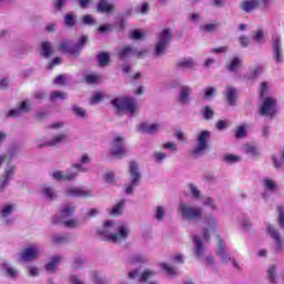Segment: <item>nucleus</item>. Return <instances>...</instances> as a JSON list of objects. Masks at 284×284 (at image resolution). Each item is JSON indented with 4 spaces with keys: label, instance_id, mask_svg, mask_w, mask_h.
<instances>
[{
    "label": "nucleus",
    "instance_id": "obj_58",
    "mask_svg": "<svg viewBox=\"0 0 284 284\" xmlns=\"http://www.w3.org/2000/svg\"><path fill=\"white\" fill-rule=\"evenodd\" d=\"M236 94V89L227 88L226 89V98L231 105H234V95Z\"/></svg>",
    "mask_w": 284,
    "mask_h": 284
},
{
    "label": "nucleus",
    "instance_id": "obj_4",
    "mask_svg": "<svg viewBox=\"0 0 284 284\" xmlns=\"http://www.w3.org/2000/svg\"><path fill=\"white\" fill-rule=\"evenodd\" d=\"M129 176L130 181L124 185L125 194H132L134 189L139 187V184L141 183V169L135 161L129 163Z\"/></svg>",
    "mask_w": 284,
    "mask_h": 284
},
{
    "label": "nucleus",
    "instance_id": "obj_5",
    "mask_svg": "<svg viewBox=\"0 0 284 284\" xmlns=\"http://www.w3.org/2000/svg\"><path fill=\"white\" fill-rule=\"evenodd\" d=\"M111 156L122 159L128 155V146H125V138L123 135H114L111 140L110 150Z\"/></svg>",
    "mask_w": 284,
    "mask_h": 284
},
{
    "label": "nucleus",
    "instance_id": "obj_42",
    "mask_svg": "<svg viewBox=\"0 0 284 284\" xmlns=\"http://www.w3.org/2000/svg\"><path fill=\"white\" fill-rule=\"evenodd\" d=\"M72 112L75 116H78V119H85L88 116V112L85 111V109L79 105H74Z\"/></svg>",
    "mask_w": 284,
    "mask_h": 284
},
{
    "label": "nucleus",
    "instance_id": "obj_64",
    "mask_svg": "<svg viewBox=\"0 0 284 284\" xmlns=\"http://www.w3.org/2000/svg\"><path fill=\"white\" fill-rule=\"evenodd\" d=\"M202 112H203L204 119L206 120H210L214 116V111L210 106H204Z\"/></svg>",
    "mask_w": 284,
    "mask_h": 284
},
{
    "label": "nucleus",
    "instance_id": "obj_23",
    "mask_svg": "<svg viewBox=\"0 0 284 284\" xmlns=\"http://www.w3.org/2000/svg\"><path fill=\"white\" fill-rule=\"evenodd\" d=\"M0 270L4 276H8L9 278H17V276H19V270L8 262H3Z\"/></svg>",
    "mask_w": 284,
    "mask_h": 284
},
{
    "label": "nucleus",
    "instance_id": "obj_37",
    "mask_svg": "<svg viewBox=\"0 0 284 284\" xmlns=\"http://www.w3.org/2000/svg\"><path fill=\"white\" fill-rule=\"evenodd\" d=\"M124 205H125V202L120 201L118 204L112 206V209L109 211V214H111V216H119L121 214V212H123Z\"/></svg>",
    "mask_w": 284,
    "mask_h": 284
},
{
    "label": "nucleus",
    "instance_id": "obj_25",
    "mask_svg": "<svg viewBox=\"0 0 284 284\" xmlns=\"http://www.w3.org/2000/svg\"><path fill=\"white\" fill-rule=\"evenodd\" d=\"M63 258L60 255H53L45 265L47 272H57V267L61 265Z\"/></svg>",
    "mask_w": 284,
    "mask_h": 284
},
{
    "label": "nucleus",
    "instance_id": "obj_26",
    "mask_svg": "<svg viewBox=\"0 0 284 284\" xmlns=\"http://www.w3.org/2000/svg\"><path fill=\"white\" fill-rule=\"evenodd\" d=\"M192 94V87L190 85H182L180 89V102L182 103H190Z\"/></svg>",
    "mask_w": 284,
    "mask_h": 284
},
{
    "label": "nucleus",
    "instance_id": "obj_19",
    "mask_svg": "<svg viewBox=\"0 0 284 284\" xmlns=\"http://www.w3.org/2000/svg\"><path fill=\"white\" fill-rule=\"evenodd\" d=\"M39 193L47 201H57V199H59V193L53 186H50V184H42L39 189Z\"/></svg>",
    "mask_w": 284,
    "mask_h": 284
},
{
    "label": "nucleus",
    "instance_id": "obj_57",
    "mask_svg": "<svg viewBox=\"0 0 284 284\" xmlns=\"http://www.w3.org/2000/svg\"><path fill=\"white\" fill-rule=\"evenodd\" d=\"M131 39L139 41L145 37V31L143 30H134L130 33Z\"/></svg>",
    "mask_w": 284,
    "mask_h": 284
},
{
    "label": "nucleus",
    "instance_id": "obj_34",
    "mask_svg": "<svg viewBox=\"0 0 284 284\" xmlns=\"http://www.w3.org/2000/svg\"><path fill=\"white\" fill-rule=\"evenodd\" d=\"M202 205H204V207H210L213 212H216V210H219L216 202L210 196L202 197Z\"/></svg>",
    "mask_w": 284,
    "mask_h": 284
},
{
    "label": "nucleus",
    "instance_id": "obj_63",
    "mask_svg": "<svg viewBox=\"0 0 284 284\" xmlns=\"http://www.w3.org/2000/svg\"><path fill=\"white\" fill-rule=\"evenodd\" d=\"M277 212H278V225L282 227V230H284V207L278 206Z\"/></svg>",
    "mask_w": 284,
    "mask_h": 284
},
{
    "label": "nucleus",
    "instance_id": "obj_55",
    "mask_svg": "<svg viewBox=\"0 0 284 284\" xmlns=\"http://www.w3.org/2000/svg\"><path fill=\"white\" fill-rule=\"evenodd\" d=\"M247 134V124H242L237 128L235 136L237 139H243Z\"/></svg>",
    "mask_w": 284,
    "mask_h": 284
},
{
    "label": "nucleus",
    "instance_id": "obj_32",
    "mask_svg": "<svg viewBox=\"0 0 284 284\" xmlns=\"http://www.w3.org/2000/svg\"><path fill=\"white\" fill-rule=\"evenodd\" d=\"M271 161L276 170H283L284 168V149L280 151V158L271 155Z\"/></svg>",
    "mask_w": 284,
    "mask_h": 284
},
{
    "label": "nucleus",
    "instance_id": "obj_41",
    "mask_svg": "<svg viewBox=\"0 0 284 284\" xmlns=\"http://www.w3.org/2000/svg\"><path fill=\"white\" fill-rule=\"evenodd\" d=\"M98 62L99 65H101L102 68L108 65V63H110V53L108 52H102L98 55Z\"/></svg>",
    "mask_w": 284,
    "mask_h": 284
},
{
    "label": "nucleus",
    "instance_id": "obj_18",
    "mask_svg": "<svg viewBox=\"0 0 284 284\" xmlns=\"http://www.w3.org/2000/svg\"><path fill=\"white\" fill-rule=\"evenodd\" d=\"M162 129H163V124L159 122H155V123L142 122L138 126V130L140 132H143L144 134H156V132H161Z\"/></svg>",
    "mask_w": 284,
    "mask_h": 284
},
{
    "label": "nucleus",
    "instance_id": "obj_62",
    "mask_svg": "<svg viewBox=\"0 0 284 284\" xmlns=\"http://www.w3.org/2000/svg\"><path fill=\"white\" fill-rule=\"evenodd\" d=\"M64 23H65V26L72 27V26H74V23H77V19L74 18V16L72 13H68L64 17Z\"/></svg>",
    "mask_w": 284,
    "mask_h": 284
},
{
    "label": "nucleus",
    "instance_id": "obj_56",
    "mask_svg": "<svg viewBox=\"0 0 284 284\" xmlns=\"http://www.w3.org/2000/svg\"><path fill=\"white\" fill-rule=\"evenodd\" d=\"M87 83H101V75L92 73L85 77Z\"/></svg>",
    "mask_w": 284,
    "mask_h": 284
},
{
    "label": "nucleus",
    "instance_id": "obj_33",
    "mask_svg": "<svg viewBox=\"0 0 284 284\" xmlns=\"http://www.w3.org/2000/svg\"><path fill=\"white\" fill-rule=\"evenodd\" d=\"M114 10V4L108 2L106 0H100L98 3V12H104L105 14H109V12H112Z\"/></svg>",
    "mask_w": 284,
    "mask_h": 284
},
{
    "label": "nucleus",
    "instance_id": "obj_35",
    "mask_svg": "<svg viewBox=\"0 0 284 284\" xmlns=\"http://www.w3.org/2000/svg\"><path fill=\"white\" fill-rule=\"evenodd\" d=\"M244 152L250 154V156H258L261 154L258 146L254 144H246L244 145Z\"/></svg>",
    "mask_w": 284,
    "mask_h": 284
},
{
    "label": "nucleus",
    "instance_id": "obj_59",
    "mask_svg": "<svg viewBox=\"0 0 284 284\" xmlns=\"http://www.w3.org/2000/svg\"><path fill=\"white\" fill-rule=\"evenodd\" d=\"M69 283L70 284H85V282H83V280L81 278V275H77V274H71L69 276Z\"/></svg>",
    "mask_w": 284,
    "mask_h": 284
},
{
    "label": "nucleus",
    "instance_id": "obj_60",
    "mask_svg": "<svg viewBox=\"0 0 284 284\" xmlns=\"http://www.w3.org/2000/svg\"><path fill=\"white\" fill-rule=\"evenodd\" d=\"M91 280L93 281V283L95 284H103V277H101V273L93 271L91 273Z\"/></svg>",
    "mask_w": 284,
    "mask_h": 284
},
{
    "label": "nucleus",
    "instance_id": "obj_31",
    "mask_svg": "<svg viewBox=\"0 0 284 284\" xmlns=\"http://www.w3.org/2000/svg\"><path fill=\"white\" fill-rule=\"evenodd\" d=\"M52 223L54 225H58L59 223H63V225L65 227H77L79 225V221H77V219H71V220L63 221V220L59 219L58 215L52 217Z\"/></svg>",
    "mask_w": 284,
    "mask_h": 284
},
{
    "label": "nucleus",
    "instance_id": "obj_44",
    "mask_svg": "<svg viewBox=\"0 0 284 284\" xmlns=\"http://www.w3.org/2000/svg\"><path fill=\"white\" fill-rule=\"evenodd\" d=\"M154 219L159 222L163 221V219H165V207L156 206L154 211Z\"/></svg>",
    "mask_w": 284,
    "mask_h": 284
},
{
    "label": "nucleus",
    "instance_id": "obj_53",
    "mask_svg": "<svg viewBox=\"0 0 284 284\" xmlns=\"http://www.w3.org/2000/svg\"><path fill=\"white\" fill-rule=\"evenodd\" d=\"M189 190H190V193L193 196V199H195V200L202 199L203 200V196H201V191H199V187H196V185L190 184Z\"/></svg>",
    "mask_w": 284,
    "mask_h": 284
},
{
    "label": "nucleus",
    "instance_id": "obj_16",
    "mask_svg": "<svg viewBox=\"0 0 284 284\" xmlns=\"http://www.w3.org/2000/svg\"><path fill=\"white\" fill-rule=\"evenodd\" d=\"M261 185L265 190V192L262 193V199H264V201L270 199V192H276L278 190V183L272 178L262 179Z\"/></svg>",
    "mask_w": 284,
    "mask_h": 284
},
{
    "label": "nucleus",
    "instance_id": "obj_14",
    "mask_svg": "<svg viewBox=\"0 0 284 284\" xmlns=\"http://www.w3.org/2000/svg\"><path fill=\"white\" fill-rule=\"evenodd\" d=\"M277 110H276V99L272 98V97H266L263 101V104L260 109V114H262V116H274V114H276Z\"/></svg>",
    "mask_w": 284,
    "mask_h": 284
},
{
    "label": "nucleus",
    "instance_id": "obj_6",
    "mask_svg": "<svg viewBox=\"0 0 284 284\" xmlns=\"http://www.w3.org/2000/svg\"><path fill=\"white\" fill-rule=\"evenodd\" d=\"M211 136H212V132L207 130H203L200 133H197L196 145L192 151L195 156H203V154L207 152Z\"/></svg>",
    "mask_w": 284,
    "mask_h": 284
},
{
    "label": "nucleus",
    "instance_id": "obj_52",
    "mask_svg": "<svg viewBox=\"0 0 284 284\" xmlns=\"http://www.w3.org/2000/svg\"><path fill=\"white\" fill-rule=\"evenodd\" d=\"M146 261L148 258H145V256L135 254L129 258V264L132 265L134 263H145Z\"/></svg>",
    "mask_w": 284,
    "mask_h": 284
},
{
    "label": "nucleus",
    "instance_id": "obj_3",
    "mask_svg": "<svg viewBox=\"0 0 284 284\" xmlns=\"http://www.w3.org/2000/svg\"><path fill=\"white\" fill-rule=\"evenodd\" d=\"M178 212L184 221H201L203 219V207L186 202H180Z\"/></svg>",
    "mask_w": 284,
    "mask_h": 284
},
{
    "label": "nucleus",
    "instance_id": "obj_17",
    "mask_svg": "<svg viewBox=\"0 0 284 284\" xmlns=\"http://www.w3.org/2000/svg\"><path fill=\"white\" fill-rule=\"evenodd\" d=\"M16 172H17V166L12 164H9L6 166L4 174L0 180V193L3 192L8 185H10V181H12V178L14 176Z\"/></svg>",
    "mask_w": 284,
    "mask_h": 284
},
{
    "label": "nucleus",
    "instance_id": "obj_48",
    "mask_svg": "<svg viewBox=\"0 0 284 284\" xmlns=\"http://www.w3.org/2000/svg\"><path fill=\"white\" fill-rule=\"evenodd\" d=\"M224 161L232 165L234 163H239V161H241V156L229 153L224 155Z\"/></svg>",
    "mask_w": 284,
    "mask_h": 284
},
{
    "label": "nucleus",
    "instance_id": "obj_40",
    "mask_svg": "<svg viewBox=\"0 0 284 284\" xmlns=\"http://www.w3.org/2000/svg\"><path fill=\"white\" fill-rule=\"evenodd\" d=\"M79 172L82 171L75 170L73 164L72 168L67 173H64L65 181H74L77 176H79Z\"/></svg>",
    "mask_w": 284,
    "mask_h": 284
},
{
    "label": "nucleus",
    "instance_id": "obj_13",
    "mask_svg": "<svg viewBox=\"0 0 284 284\" xmlns=\"http://www.w3.org/2000/svg\"><path fill=\"white\" fill-rule=\"evenodd\" d=\"M216 254L221 258V262L225 265L232 263L233 267L239 268V263H236V260H234V257H232V255L227 253V251L225 250V242H223V240L221 239H219Z\"/></svg>",
    "mask_w": 284,
    "mask_h": 284
},
{
    "label": "nucleus",
    "instance_id": "obj_27",
    "mask_svg": "<svg viewBox=\"0 0 284 284\" xmlns=\"http://www.w3.org/2000/svg\"><path fill=\"white\" fill-rule=\"evenodd\" d=\"M17 210V205L13 203H7L2 205L0 214L1 219H10L12 216V213Z\"/></svg>",
    "mask_w": 284,
    "mask_h": 284
},
{
    "label": "nucleus",
    "instance_id": "obj_2",
    "mask_svg": "<svg viewBox=\"0 0 284 284\" xmlns=\"http://www.w3.org/2000/svg\"><path fill=\"white\" fill-rule=\"evenodd\" d=\"M111 105H113L114 110L118 114L125 112L130 116H135L139 114V104H136V100L130 97H119L111 101Z\"/></svg>",
    "mask_w": 284,
    "mask_h": 284
},
{
    "label": "nucleus",
    "instance_id": "obj_36",
    "mask_svg": "<svg viewBox=\"0 0 284 284\" xmlns=\"http://www.w3.org/2000/svg\"><path fill=\"white\" fill-rule=\"evenodd\" d=\"M241 63H243V60L241 58H233L227 63V70H230L231 72H234L235 70H239V68H241Z\"/></svg>",
    "mask_w": 284,
    "mask_h": 284
},
{
    "label": "nucleus",
    "instance_id": "obj_20",
    "mask_svg": "<svg viewBox=\"0 0 284 284\" xmlns=\"http://www.w3.org/2000/svg\"><path fill=\"white\" fill-rule=\"evenodd\" d=\"M28 112H30V102L23 101L16 109H12L11 111H9L7 113V116H9V119H17L22 114H28Z\"/></svg>",
    "mask_w": 284,
    "mask_h": 284
},
{
    "label": "nucleus",
    "instance_id": "obj_21",
    "mask_svg": "<svg viewBox=\"0 0 284 284\" xmlns=\"http://www.w3.org/2000/svg\"><path fill=\"white\" fill-rule=\"evenodd\" d=\"M205 245L199 235H193V254L195 258L201 260L205 256Z\"/></svg>",
    "mask_w": 284,
    "mask_h": 284
},
{
    "label": "nucleus",
    "instance_id": "obj_43",
    "mask_svg": "<svg viewBox=\"0 0 284 284\" xmlns=\"http://www.w3.org/2000/svg\"><path fill=\"white\" fill-rule=\"evenodd\" d=\"M165 159H168V154H165V152L163 151H155L153 153V161L154 163H163V161H165Z\"/></svg>",
    "mask_w": 284,
    "mask_h": 284
},
{
    "label": "nucleus",
    "instance_id": "obj_8",
    "mask_svg": "<svg viewBox=\"0 0 284 284\" xmlns=\"http://www.w3.org/2000/svg\"><path fill=\"white\" fill-rule=\"evenodd\" d=\"M219 227V221L214 215H207L203 220L202 235L204 241H210V236L215 234Z\"/></svg>",
    "mask_w": 284,
    "mask_h": 284
},
{
    "label": "nucleus",
    "instance_id": "obj_46",
    "mask_svg": "<svg viewBox=\"0 0 284 284\" xmlns=\"http://www.w3.org/2000/svg\"><path fill=\"white\" fill-rule=\"evenodd\" d=\"M239 223L241 227L244 230H250V227H252V222H250V219L247 217V215H242L239 219Z\"/></svg>",
    "mask_w": 284,
    "mask_h": 284
},
{
    "label": "nucleus",
    "instance_id": "obj_7",
    "mask_svg": "<svg viewBox=\"0 0 284 284\" xmlns=\"http://www.w3.org/2000/svg\"><path fill=\"white\" fill-rule=\"evenodd\" d=\"M172 39V31L169 29L162 30L158 36V41L154 48L155 57H163L165 54V50H168V45H170V41Z\"/></svg>",
    "mask_w": 284,
    "mask_h": 284
},
{
    "label": "nucleus",
    "instance_id": "obj_15",
    "mask_svg": "<svg viewBox=\"0 0 284 284\" xmlns=\"http://www.w3.org/2000/svg\"><path fill=\"white\" fill-rule=\"evenodd\" d=\"M120 59H126V57H136L138 59H143L148 54V49H134L131 45H125L119 51Z\"/></svg>",
    "mask_w": 284,
    "mask_h": 284
},
{
    "label": "nucleus",
    "instance_id": "obj_49",
    "mask_svg": "<svg viewBox=\"0 0 284 284\" xmlns=\"http://www.w3.org/2000/svg\"><path fill=\"white\" fill-rule=\"evenodd\" d=\"M160 267H162V270H164V272H166V274L169 276H172V277L176 276V270H174V267L170 266V264L161 263Z\"/></svg>",
    "mask_w": 284,
    "mask_h": 284
},
{
    "label": "nucleus",
    "instance_id": "obj_30",
    "mask_svg": "<svg viewBox=\"0 0 284 284\" xmlns=\"http://www.w3.org/2000/svg\"><path fill=\"white\" fill-rule=\"evenodd\" d=\"M261 6V1L258 0H245L242 2L241 8L244 12H252V10H256Z\"/></svg>",
    "mask_w": 284,
    "mask_h": 284
},
{
    "label": "nucleus",
    "instance_id": "obj_47",
    "mask_svg": "<svg viewBox=\"0 0 284 284\" xmlns=\"http://www.w3.org/2000/svg\"><path fill=\"white\" fill-rule=\"evenodd\" d=\"M152 276H156V272L145 270L140 276V283H145V281H149V278H152Z\"/></svg>",
    "mask_w": 284,
    "mask_h": 284
},
{
    "label": "nucleus",
    "instance_id": "obj_61",
    "mask_svg": "<svg viewBox=\"0 0 284 284\" xmlns=\"http://www.w3.org/2000/svg\"><path fill=\"white\" fill-rule=\"evenodd\" d=\"M51 179L54 181H65V173L62 171H55L51 173Z\"/></svg>",
    "mask_w": 284,
    "mask_h": 284
},
{
    "label": "nucleus",
    "instance_id": "obj_22",
    "mask_svg": "<svg viewBox=\"0 0 284 284\" xmlns=\"http://www.w3.org/2000/svg\"><path fill=\"white\" fill-rule=\"evenodd\" d=\"M273 52L276 63H283V49L281 48V37H273Z\"/></svg>",
    "mask_w": 284,
    "mask_h": 284
},
{
    "label": "nucleus",
    "instance_id": "obj_1",
    "mask_svg": "<svg viewBox=\"0 0 284 284\" xmlns=\"http://www.w3.org/2000/svg\"><path fill=\"white\" fill-rule=\"evenodd\" d=\"M98 234L108 241V243H122L130 236V226L128 224L119 223L116 221H105Z\"/></svg>",
    "mask_w": 284,
    "mask_h": 284
},
{
    "label": "nucleus",
    "instance_id": "obj_10",
    "mask_svg": "<svg viewBox=\"0 0 284 284\" xmlns=\"http://www.w3.org/2000/svg\"><path fill=\"white\" fill-rule=\"evenodd\" d=\"M39 256H41V246L39 244H32L20 253L19 261L30 263V261H37Z\"/></svg>",
    "mask_w": 284,
    "mask_h": 284
},
{
    "label": "nucleus",
    "instance_id": "obj_24",
    "mask_svg": "<svg viewBox=\"0 0 284 284\" xmlns=\"http://www.w3.org/2000/svg\"><path fill=\"white\" fill-rule=\"evenodd\" d=\"M89 163H92V158L88 154H83L79 159V163L74 164V170L78 172H87L88 169L83 168V165H89Z\"/></svg>",
    "mask_w": 284,
    "mask_h": 284
},
{
    "label": "nucleus",
    "instance_id": "obj_28",
    "mask_svg": "<svg viewBox=\"0 0 284 284\" xmlns=\"http://www.w3.org/2000/svg\"><path fill=\"white\" fill-rule=\"evenodd\" d=\"M176 65L180 68V70H192V68L196 67V62H194V59L192 58H184L181 59Z\"/></svg>",
    "mask_w": 284,
    "mask_h": 284
},
{
    "label": "nucleus",
    "instance_id": "obj_11",
    "mask_svg": "<svg viewBox=\"0 0 284 284\" xmlns=\"http://www.w3.org/2000/svg\"><path fill=\"white\" fill-rule=\"evenodd\" d=\"M64 196L70 199H90L93 196L92 190L69 185L64 189Z\"/></svg>",
    "mask_w": 284,
    "mask_h": 284
},
{
    "label": "nucleus",
    "instance_id": "obj_12",
    "mask_svg": "<svg viewBox=\"0 0 284 284\" xmlns=\"http://www.w3.org/2000/svg\"><path fill=\"white\" fill-rule=\"evenodd\" d=\"M266 234L273 240L274 247L276 252H283L284 250V242L281 239V233H278V229L273 224H266Z\"/></svg>",
    "mask_w": 284,
    "mask_h": 284
},
{
    "label": "nucleus",
    "instance_id": "obj_38",
    "mask_svg": "<svg viewBox=\"0 0 284 284\" xmlns=\"http://www.w3.org/2000/svg\"><path fill=\"white\" fill-rule=\"evenodd\" d=\"M252 39L256 43H265V32H263V29L254 31L252 34Z\"/></svg>",
    "mask_w": 284,
    "mask_h": 284
},
{
    "label": "nucleus",
    "instance_id": "obj_54",
    "mask_svg": "<svg viewBox=\"0 0 284 284\" xmlns=\"http://www.w3.org/2000/svg\"><path fill=\"white\" fill-rule=\"evenodd\" d=\"M149 11H150V4H148L146 2H143L142 4H139L135 8V12H138V14H148Z\"/></svg>",
    "mask_w": 284,
    "mask_h": 284
},
{
    "label": "nucleus",
    "instance_id": "obj_39",
    "mask_svg": "<svg viewBox=\"0 0 284 284\" xmlns=\"http://www.w3.org/2000/svg\"><path fill=\"white\" fill-rule=\"evenodd\" d=\"M67 241H68V235H61V234L51 235V243H53V245H61L63 243H67Z\"/></svg>",
    "mask_w": 284,
    "mask_h": 284
},
{
    "label": "nucleus",
    "instance_id": "obj_51",
    "mask_svg": "<svg viewBox=\"0 0 284 284\" xmlns=\"http://www.w3.org/2000/svg\"><path fill=\"white\" fill-rule=\"evenodd\" d=\"M267 276H268V281L271 283H276V266L275 265H271L267 268Z\"/></svg>",
    "mask_w": 284,
    "mask_h": 284
},
{
    "label": "nucleus",
    "instance_id": "obj_50",
    "mask_svg": "<svg viewBox=\"0 0 284 284\" xmlns=\"http://www.w3.org/2000/svg\"><path fill=\"white\" fill-rule=\"evenodd\" d=\"M41 52H42V55L44 57H50V54H52L53 50H52V47L50 45V42H42V48H41Z\"/></svg>",
    "mask_w": 284,
    "mask_h": 284
},
{
    "label": "nucleus",
    "instance_id": "obj_29",
    "mask_svg": "<svg viewBox=\"0 0 284 284\" xmlns=\"http://www.w3.org/2000/svg\"><path fill=\"white\" fill-rule=\"evenodd\" d=\"M74 205L72 204H64L61 209H60V215L59 219L63 220V219H68L70 216H72V214H74Z\"/></svg>",
    "mask_w": 284,
    "mask_h": 284
},
{
    "label": "nucleus",
    "instance_id": "obj_9",
    "mask_svg": "<svg viewBox=\"0 0 284 284\" xmlns=\"http://www.w3.org/2000/svg\"><path fill=\"white\" fill-rule=\"evenodd\" d=\"M51 130L55 132H61L60 134L55 135L50 142L49 145H61L62 143H67L68 141V133L65 129L64 122H54L50 125Z\"/></svg>",
    "mask_w": 284,
    "mask_h": 284
},
{
    "label": "nucleus",
    "instance_id": "obj_45",
    "mask_svg": "<svg viewBox=\"0 0 284 284\" xmlns=\"http://www.w3.org/2000/svg\"><path fill=\"white\" fill-rule=\"evenodd\" d=\"M68 99V94L61 91L51 92V101H65Z\"/></svg>",
    "mask_w": 284,
    "mask_h": 284
}]
</instances>
